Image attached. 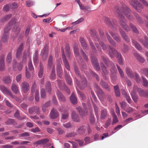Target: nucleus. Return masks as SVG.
<instances>
[{"mask_svg": "<svg viewBox=\"0 0 148 148\" xmlns=\"http://www.w3.org/2000/svg\"><path fill=\"white\" fill-rule=\"evenodd\" d=\"M15 23V20L14 19H12L8 24L5 28L4 33L6 34H8L9 31L11 29L13 25Z\"/></svg>", "mask_w": 148, "mask_h": 148, "instance_id": "8", "label": "nucleus"}, {"mask_svg": "<svg viewBox=\"0 0 148 148\" xmlns=\"http://www.w3.org/2000/svg\"><path fill=\"white\" fill-rule=\"evenodd\" d=\"M44 66L40 62V69L38 74V77L41 78L42 77L43 74Z\"/></svg>", "mask_w": 148, "mask_h": 148, "instance_id": "25", "label": "nucleus"}, {"mask_svg": "<svg viewBox=\"0 0 148 148\" xmlns=\"http://www.w3.org/2000/svg\"><path fill=\"white\" fill-rule=\"evenodd\" d=\"M57 95L59 99L61 101H65V99L63 95L59 91L57 92Z\"/></svg>", "mask_w": 148, "mask_h": 148, "instance_id": "40", "label": "nucleus"}, {"mask_svg": "<svg viewBox=\"0 0 148 148\" xmlns=\"http://www.w3.org/2000/svg\"><path fill=\"white\" fill-rule=\"evenodd\" d=\"M109 33L113 38L117 42L119 43L121 42V38L119 36L117 33H113L111 32H110Z\"/></svg>", "mask_w": 148, "mask_h": 148, "instance_id": "18", "label": "nucleus"}, {"mask_svg": "<svg viewBox=\"0 0 148 148\" xmlns=\"http://www.w3.org/2000/svg\"><path fill=\"white\" fill-rule=\"evenodd\" d=\"M11 89L15 94H17L19 91L17 86L16 84L14 83L12 84Z\"/></svg>", "mask_w": 148, "mask_h": 148, "instance_id": "37", "label": "nucleus"}, {"mask_svg": "<svg viewBox=\"0 0 148 148\" xmlns=\"http://www.w3.org/2000/svg\"><path fill=\"white\" fill-rule=\"evenodd\" d=\"M6 60L8 63H10L12 60V54L10 52L9 53L7 57Z\"/></svg>", "mask_w": 148, "mask_h": 148, "instance_id": "55", "label": "nucleus"}, {"mask_svg": "<svg viewBox=\"0 0 148 148\" xmlns=\"http://www.w3.org/2000/svg\"><path fill=\"white\" fill-rule=\"evenodd\" d=\"M79 41L82 46L83 47L84 49L87 50L88 49L89 47L88 46L87 44L86 43L85 40L83 38H80L79 39Z\"/></svg>", "mask_w": 148, "mask_h": 148, "instance_id": "20", "label": "nucleus"}, {"mask_svg": "<svg viewBox=\"0 0 148 148\" xmlns=\"http://www.w3.org/2000/svg\"><path fill=\"white\" fill-rule=\"evenodd\" d=\"M4 55H2L0 57V71H3L5 70Z\"/></svg>", "mask_w": 148, "mask_h": 148, "instance_id": "13", "label": "nucleus"}, {"mask_svg": "<svg viewBox=\"0 0 148 148\" xmlns=\"http://www.w3.org/2000/svg\"><path fill=\"white\" fill-rule=\"evenodd\" d=\"M143 85L145 87H148V81L144 77L142 76Z\"/></svg>", "mask_w": 148, "mask_h": 148, "instance_id": "54", "label": "nucleus"}, {"mask_svg": "<svg viewBox=\"0 0 148 148\" xmlns=\"http://www.w3.org/2000/svg\"><path fill=\"white\" fill-rule=\"evenodd\" d=\"M70 100L71 103L74 105L76 104L77 102V98L73 93L71 95L70 97Z\"/></svg>", "mask_w": 148, "mask_h": 148, "instance_id": "28", "label": "nucleus"}, {"mask_svg": "<svg viewBox=\"0 0 148 148\" xmlns=\"http://www.w3.org/2000/svg\"><path fill=\"white\" fill-rule=\"evenodd\" d=\"M62 59L65 68L68 71H70V67L66 57H64V58Z\"/></svg>", "mask_w": 148, "mask_h": 148, "instance_id": "35", "label": "nucleus"}, {"mask_svg": "<svg viewBox=\"0 0 148 148\" xmlns=\"http://www.w3.org/2000/svg\"><path fill=\"white\" fill-rule=\"evenodd\" d=\"M0 90L4 94L10 96L11 97L16 100H17V98L15 95H12L11 92L6 88L3 85L0 86Z\"/></svg>", "mask_w": 148, "mask_h": 148, "instance_id": "5", "label": "nucleus"}, {"mask_svg": "<svg viewBox=\"0 0 148 148\" xmlns=\"http://www.w3.org/2000/svg\"><path fill=\"white\" fill-rule=\"evenodd\" d=\"M119 30L121 36L124 40L127 42H130V39L127 36L124 31L121 28H120Z\"/></svg>", "mask_w": 148, "mask_h": 148, "instance_id": "14", "label": "nucleus"}, {"mask_svg": "<svg viewBox=\"0 0 148 148\" xmlns=\"http://www.w3.org/2000/svg\"><path fill=\"white\" fill-rule=\"evenodd\" d=\"M22 90L25 93L27 92L29 89V84L25 82H23L22 83L21 85Z\"/></svg>", "mask_w": 148, "mask_h": 148, "instance_id": "15", "label": "nucleus"}, {"mask_svg": "<svg viewBox=\"0 0 148 148\" xmlns=\"http://www.w3.org/2000/svg\"><path fill=\"white\" fill-rule=\"evenodd\" d=\"M41 97L42 98H45L46 96L45 91L44 89H42L40 92Z\"/></svg>", "mask_w": 148, "mask_h": 148, "instance_id": "63", "label": "nucleus"}, {"mask_svg": "<svg viewBox=\"0 0 148 148\" xmlns=\"http://www.w3.org/2000/svg\"><path fill=\"white\" fill-rule=\"evenodd\" d=\"M36 87V84L35 83H34L32 87V92L33 93L35 92V100L37 102H38L39 101V93L37 90H35Z\"/></svg>", "mask_w": 148, "mask_h": 148, "instance_id": "10", "label": "nucleus"}, {"mask_svg": "<svg viewBox=\"0 0 148 148\" xmlns=\"http://www.w3.org/2000/svg\"><path fill=\"white\" fill-rule=\"evenodd\" d=\"M101 58L107 66L111 68L110 71L112 73L114 74L116 72L117 70L114 66V65L109 60L108 58L103 56H101Z\"/></svg>", "mask_w": 148, "mask_h": 148, "instance_id": "3", "label": "nucleus"}, {"mask_svg": "<svg viewBox=\"0 0 148 148\" xmlns=\"http://www.w3.org/2000/svg\"><path fill=\"white\" fill-rule=\"evenodd\" d=\"M115 94L116 96L119 97L120 95V92L118 86L116 85L114 87Z\"/></svg>", "mask_w": 148, "mask_h": 148, "instance_id": "45", "label": "nucleus"}, {"mask_svg": "<svg viewBox=\"0 0 148 148\" xmlns=\"http://www.w3.org/2000/svg\"><path fill=\"white\" fill-rule=\"evenodd\" d=\"M89 43L90 46L93 52L95 53L97 51L92 41L91 40H89Z\"/></svg>", "mask_w": 148, "mask_h": 148, "instance_id": "49", "label": "nucleus"}, {"mask_svg": "<svg viewBox=\"0 0 148 148\" xmlns=\"http://www.w3.org/2000/svg\"><path fill=\"white\" fill-rule=\"evenodd\" d=\"M106 35L107 36V38L109 41V42L110 44L114 47H116V42L113 40L111 37L109 35L108 32H106Z\"/></svg>", "mask_w": 148, "mask_h": 148, "instance_id": "21", "label": "nucleus"}, {"mask_svg": "<svg viewBox=\"0 0 148 148\" xmlns=\"http://www.w3.org/2000/svg\"><path fill=\"white\" fill-rule=\"evenodd\" d=\"M65 75L66 82L70 85L72 83V80L66 71H64Z\"/></svg>", "mask_w": 148, "mask_h": 148, "instance_id": "32", "label": "nucleus"}, {"mask_svg": "<svg viewBox=\"0 0 148 148\" xmlns=\"http://www.w3.org/2000/svg\"><path fill=\"white\" fill-rule=\"evenodd\" d=\"M65 50L67 56L70 57L71 54L70 51V48L68 45L67 44L66 45Z\"/></svg>", "mask_w": 148, "mask_h": 148, "instance_id": "44", "label": "nucleus"}, {"mask_svg": "<svg viewBox=\"0 0 148 148\" xmlns=\"http://www.w3.org/2000/svg\"><path fill=\"white\" fill-rule=\"evenodd\" d=\"M3 80L4 82L7 84H8L11 81L10 77L8 76L4 77L3 79Z\"/></svg>", "mask_w": 148, "mask_h": 148, "instance_id": "61", "label": "nucleus"}, {"mask_svg": "<svg viewBox=\"0 0 148 148\" xmlns=\"http://www.w3.org/2000/svg\"><path fill=\"white\" fill-rule=\"evenodd\" d=\"M113 117V120L112 121V124L116 123L117 122L118 120L116 115L115 114L114 112H113L112 114Z\"/></svg>", "mask_w": 148, "mask_h": 148, "instance_id": "60", "label": "nucleus"}, {"mask_svg": "<svg viewBox=\"0 0 148 148\" xmlns=\"http://www.w3.org/2000/svg\"><path fill=\"white\" fill-rule=\"evenodd\" d=\"M8 34H6L4 33L3 35L2 36V40L4 42H6L8 39Z\"/></svg>", "mask_w": 148, "mask_h": 148, "instance_id": "56", "label": "nucleus"}, {"mask_svg": "<svg viewBox=\"0 0 148 148\" xmlns=\"http://www.w3.org/2000/svg\"><path fill=\"white\" fill-rule=\"evenodd\" d=\"M104 21L110 27L113 26L112 23L110 21L109 19L107 17H105L104 18Z\"/></svg>", "mask_w": 148, "mask_h": 148, "instance_id": "53", "label": "nucleus"}, {"mask_svg": "<svg viewBox=\"0 0 148 148\" xmlns=\"http://www.w3.org/2000/svg\"><path fill=\"white\" fill-rule=\"evenodd\" d=\"M126 72L128 76L132 78L134 77V73L128 67H126Z\"/></svg>", "mask_w": 148, "mask_h": 148, "instance_id": "33", "label": "nucleus"}, {"mask_svg": "<svg viewBox=\"0 0 148 148\" xmlns=\"http://www.w3.org/2000/svg\"><path fill=\"white\" fill-rule=\"evenodd\" d=\"M58 82V85L59 88L62 90H66L68 94H70V92L69 89L65 85L62 80H57Z\"/></svg>", "mask_w": 148, "mask_h": 148, "instance_id": "7", "label": "nucleus"}, {"mask_svg": "<svg viewBox=\"0 0 148 148\" xmlns=\"http://www.w3.org/2000/svg\"><path fill=\"white\" fill-rule=\"evenodd\" d=\"M28 66L29 70L32 71L34 70V68L32 65L31 59L29 60V61L28 62Z\"/></svg>", "mask_w": 148, "mask_h": 148, "instance_id": "62", "label": "nucleus"}, {"mask_svg": "<svg viewBox=\"0 0 148 148\" xmlns=\"http://www.w3.org/2000/svg\"><path fill=\"white\" fill-rule=\"evenodd\" d=\"M55 66H53V68L52 69L50 79H54L55 78Z\"/></svg>", "mask_w": 148, "mask_h": 148, "instance_id": "51", "label": "nucleus"}, {"mask_svg": "<svg viewBox=\"0 0 148 148\" xmlns=\"http://www.w3.org/2000/svg\"><path fill=\"white\" fill-rule=\"evenodd\" d=\"M115 9L120 18L119 24L126 31H130V29L127 24L126 20L124 16L123 15L122 13L124 14L128 19L132 20L133 19L132 16L129 14L130 12V10L126 5L123 6L120 9L119 8V6H116L115 7Z\"/></svg>", "mask_w": 148, "mask_h": 148, "instance_id": "1", "label": "nucleus"}, {"mask_svg": "<svg viewBox=\"0 0 148 148\" xmlns=\"http://www.w3.org/2000/svg\"><path fill=\"white\" fill-rule=\"evenodd\" d=\"M15 23V20L14 19H12L8 24L5 28L4 33L6 34H8L9 31L11 29L13 25Z\"/></svg>", "mask_w": 148, "mask_h": 148, "instance_id": "9", "label": "nucleus"}, {"mask_svg": "<svg viewBox=\"0 0 148 148\" xmlns=\"http://www.w3.org/2000/svg\"><path fill=\"white\" fill-rule=\"evenodd\" d=\"M117 67L121 76L122 78L124 77V75L123 70L117 65Z\"/></svg>", "mask_w": 148, "mask_h": 148, "instance_id": "59", "label": "nucleus"}, {"mask_svg": "<svg viewBox=\"0 0 148 148\" xmlns=\"http://www.w3.org/2000/svg\"><path fill=\"white\" fill-rule=\"evenodd\" d=\"M29 52L28 51H24L23 57V59L22 62H25L27 54H28V56H29Z\"/></svg>", "mask_w": 148, "mask_h": 148, "instance_id": "46", "label": "nucleus"}, {"mask_svg": "<svg viewBox=\"0 0 148 148\" xmlns=\"http://www.w3.org/2000/svg\"><path fill=\"white\" fill-rule=\"evenodd\" d=\"M100 65L104 74L106 75H108V71L107 70L104 64L102 63L101 62L100 63Z\"/></svg>", "mask_w": 148, "mask_h": 148, "instance_id": "41", "label": "nucleus"}, {"mask_svg": "<svg viewBox=\"0 0 148 148\" xmlns=\"http://www.w3.org/2000/svg\"><path fill=\"white\" fill-rule=\"evenodd\" d=\"M59 115V114L57 110L54 108H53L50 113L51 118V119H54L58 117Z\"/></svg>", "mask_w": 148, "mask_h": 148, "instance_id": "16", "label": "nucleus"}, {"mask_svg": "<svg viewBox=\"0 0 148 148\" xmlns=\"http://www.w3.org/2000/svg\"><path fill=\"white\" fill-rule=\"evenodd\" d=\"M132 42L137 49L138 50L142 49V48L141 45L135 40L132 39Z\"/></svg>", "mask_w": 148, "mask_h": 148, "instance_id": "30", "label": "nucleus"}, {"mask_svg": "<svg viewBox=\"0 0 148 148\" xmlns=\"http://www.w3.org/2000/svg\"><path fill=\"white\" fill-rule=\"evenodd\" d=\"M120 104L121 108L122 110H124L126 109V108L127 106V104L125 101H123L120 102Z\"/></svg>", "mask_w": 148, "mask_h": 148, "instance_id": "57", "label": "nucleus"}, {"mask_svg": "<svg viewBox=\"0 0 148 148\" xmlns=\"http://www.w3.org/2000/svg\"><path fill=\"white\" fill-rule=\"evenodd\" d=\"M74 69L76 74L78 75L79 77L81 78V84H80L77 78H75L76 84L79 88L81 89H83L87 85L86 79L83 76H79V72L78 71V68L77 67L75 66Z\"/></svg>", "mask_w": 148, "mask_h": 148, "instance_id": "2", "label": "nucleus"}, {"mask_svg": "<svg viewBox=\"0 0 148 148\" xmlns=\"http://www.w3.org/2000/svg\"><path fill=\"white\" fill-rule=\"evenodd\" d=\"M96 88L97 89L96 92L99 98H100V96H102L104 95V93L98 86H97Z\"/></svg>", "mask_w": 148, "mask_h": 148, "instance_id": "36", "label": "nucleus"}, {"mask_svg": "<svg viewBox=\"0 0 148 148\" xmlns=\"http://www.w3.org/2000/svg\"><path fill=\"white\" fill-rule=\"evenodd\" d=\"M50 105V102L49 101H48L45 104L42 106V110L43 112H45L47 110V108Z\"/></svg>", "mask_w": 148, "mask_h": 148, "instance_id": "39", "label": "nucleus"}, {"mask_svg": "<svg viewBox=\"0 0 148 148\" xmlns=\"http://www.w3.org/2000/svg\"><path fill=\"white\" fill-rule=\"evenodd\" d=\"M133 7L139 12H140L142 11V10L143 8V6L140 3H138Z\"/></svg>", "mask_w": 148, "mask_h": 148, "instance_id": "26", "label": "nucleus"}, {"mask_svg": "<svg viewBox=\"0 0 148 148\" xmlns=\"http://www.w3.org/2000/svg\"><path fill=\"white\" fill-rule=\"evenodd\" d=\"M134 77L133 78H134L137 83H140L141 82V79L138 74L136 73H134Z\"/></svg>", "mask_w": 148, "mask_h": 148, "instance_id": "48", "label": "nucleus"}, {"mask_svg": "<svg viewBox=\"0 0 148 148\" xmlns=\"http://www.w3.org/2000/svg\"><path fill=\"white\" fill-rule=\"evenodd\" d=\"M129 25L132 28V30L136 34L138 33L139 32L138 29H136V27L132 23H130L129 24Z\"/></svg>", "mask_w": 148, "mask_h": 148, "instance_id": "58", "label": "nucleus"}, {"mask_svg": "<svg viewBox=\"0 0 148 148\" xmlns=\"http://www.w3.org/2000/svg\"><path fill=\"white\" fill-rule=\"evenodd\" d=\"M53 56L50 55L49 57V60L48 63V67L49 68H50L51 67L53 68V66H54L53 63Z\"/></svg>", "mask_w": 148, "mask_h": 148, "instance_id": "29", "label": "nucleus"}, {"mask_svg": "<svg viewBox=\"0 0 148 148\" xmlns=\"http://www.w3.org/2000/svg\"><path fill=\"white\" fill-rule=\"evenodd\" d=\"M132 98L135 103H136L138 100V96L136 95V92L133 89L131 93Z\"/></svg>", "mask_w": 148, "mask_h": 148, "instance_id": "22", "label": "nucleus"}, {"mask_svg": "<svg viewBox=\"0 0 148 148\" xmlns=\"http://www.w3.org/2000/svg\"><path fill=\"white\" fill-rule=\"evenodd\" d=\"M45 88L47 92L50 94L51 92V84L49 82H48L46 83L45 86Z\"/></svg>", "mask_w": 148, "mask_h": 148, "instance_id": "42", "label": "nucleus"}, {"mask_svg": "<svg viewBox=\"0 0 148 148\" xmlns=\"http://www.w3.org/2000/svg\"><path fill=\"white\" fill-rule=\"evenodd\" d=\"M134 56L136 57V59L140 62L141 63H144L145 61V59L141 56L140 55L137 53H134Z\"/></svg>", "mask_w": 148, "mask_h": 148, "instance_id": "23", "label": "nucleus"}, {"mask_svg": "<svg viewBox=\"0 0 148 148\" xmlns=\"http://www.w3.org/2000/svg\"><path fill=\"white\" fill-rule=\"evenodd\" d=\"M108 53L111 58H113L115 55L117 58L121 57V56L120 54L115 49L110 45L108 46Z\"/></svg>", "mask_w": 148, "mask_h": 148, "instance_id": "4", "label": "nucleus"}, {"mask_svg": "<svg viewBox=\"0 0 148 148\" xmlns=\"http://www.w3.org/2000/svg\"><path fill=\"white\" fill-rule=\"evenodd\" d=\"M141 72L148 77V68H143L141 69Z\"/></svg>", "mask_w": 148, "mask_h": 148, "instance_id": "52", "label": "nucleus"}, {"mask_svg": "<svg viewBox=\"0 0 148 148\" xmlns=\"http://www.w3.org/2000/svg\"><path fill=\"white\" fill-rule=\"evenodd\" d=\"M135 110V109L130 107H128L126 108L125 111L127 113L130 114L133 112Z\"/></svg>", "mask_w": 148, "mask_h": 148, "instance_id": "50", "label": "nucleus"}, {"mask_svg": "<svg viewBox=\"0 0 148 148\" xmlns=\"http://www.w3.org/2000/svg\"><path fill=\"white\" fill-rule=\"evenodd\" d=\"M144 39L145 40V42H143V40L141 39L139 40V41L142 42L143 45L146 47H148V39L147 37V36H145L144 37Z\"/></svg>", "mask_w": 148, "mask_h": 148, "instance_id": "43", "label": "nucleus"}, {"mask_svg": "<svg viewBox=\"0 0 148 148\" xmlns=\"http://www.w3.org/2000/svg\"><path fill=\"white\" fill-rule=\"evenodd\" d=\"M133 89L136 92H137L139 96L140 97H145L146 93V91H145L143 89L138 87L136 85H134L133 87Z\"/></svg>", "mask_w": 148, "mask_h": 148, "instance_id": "6", "label": "nucleus"}, {"mask_svg": "<svg viewBox=\"0 0 148 148\" xmlns=\"http://www.w3.org/2000/svg\"><path fill=\"white\" fill-rule=\"evenodd\" d=\"M85 129H84V126H82L79 127L77 130V132L78 133L80 134H82L85 133Z\"/></svg>", "mask_w": 148, "mask_h": 148, "instance_id": "47", "label": "nucleus"}, {"mask_svg": "<svg viewBox=\"0 0 148 148\" xmlns=\"http://www.w3.org/2000/svg\"><path fill=\"white\" fill-rule=\"evenodd\" d=\"M15 122L14 120L13 119H10L5 122V123L6 125H9L10 124H14Z\"/></svg>", "mask_w": 148, "mask_h": 148, "instance_id": "64", "label": "nucleus"}, {"mask_svg": "<svg viewBox=\"0 0 148 148\" xmlns=\"http://www.w3.org/2000/svg\"><path fill=\"white\" fill-rule=\"evenodd\" d=\"M48 47L46 45L43 48L41 53L42 59L44 60H46L48 55Z\"/></svg>", "mask_w": 148, "mask_h": 148, "instance_id": "11", "label": "nucleus"}, {"mask_svg": "<svg viewBox=\"0 0 148 148\" xmlns=\"http://www.w3.org/2000/svg\"><path fill=\"white\" fill-rule=\"evenodd\" d=\"M56 70L58 76L61 77L62 74L63 70L61 67L60 62L57 64Z\"/></svg>", "mask_w": 148, "mask_h": 148, "instance_id": "17", "label": "nucleus"}, {"mask_svg": "<svg viewBox=\"0 0 148 148\" xmlns=\"http://www.w3.org/2000/svg\"><path fill=\"white\" fill-rule=\"evenodd\" d=\"M29 112L30 114H32L35 112L39 114L40 113L39 108L36 106H33L29 109Z\"/></svg>", "mask_w": 148, "mask_h": 148, "instance_id": "12", "label": "nucleus"}, {"mask_svg": "<svg viewBox=\"0 0 148 148\" xmlns=\"http://www.w3.org/2000/svg\"><path fill=\"white\" fill-rule=\"evenodd\" d=\"M73 50L76 56H78L79 54V49L77 47V45L76 43H74Z\"/></svg>", "mask_w": 148, "mask_h": 148, "instance_id": "38", "label": "nucleus"}, {"mask_svg": "<svg viewBox=\"0 0 148 148\" xmlns=\"http://www.w3.org/2000/svg\"><path fill=\"white\" fill-rule=\"evenodd\" d=\"M23 43L21 44L18 48L16 54V57L17 58H20L21 54V52L24 48Z\"/></svg>", "mask_w": 148, "mask_h": 148, "instance_id": "19", "label": "nucleus"}, {"mask_svg": "<svg viewBox=\"0 0 148 148\" xmlns=\"http://www.w3.org/2000/svg\"><path fill=\"white\" fill-rule=\"evenodd\" d=\"M71 116L72 120L75 122H79L80 120L78 115L76 114L75 112H73L72 113Z\"/></svg>", "mask_w": 148, "mask_h": 148, "instance_id": "24", "label": "nucleus"}, {"mask_svg": "<svg viewBox=\"0 0 148 148\" xmlns=\"http://www.w3.org/2000/svg\"><path fill=\"white\" fill-rule=\"evenodd\" d=\"M108 115V112L106 109L101 110L100 118L102 119H104L106 118Z\"/></svg>", "mask_w": 148, "mask_h": 148, "instance_id": "27", "label": "nucleus"}, {"mask_svg": "<svg viewBox=\"0 0 148 148\" xmlns=\"http://www.w3.org/2000/svg\"><path fill=\"white\" fill-rule=\"evenodd\" d=\"M100 84L103 88L107 89L108 91L110 90V88H109L108 84L102 80H101V81Z\"/></svg>", "mask_w": 148, "mask_h": 148, "instance_id": "34", "label": "nucleus"}, {"mask_svg": "<svg viewBox=\"0 0 148 148\" xmlns=\"http://www.w3.org/2000/svg\"><path fill=\"white\" fill-rule=\"evenodd\" d=\"M38 51H36L34 53L33 57V61L34 64H37L38 63Z\"/></svg>", "mask_w": 148, "mask_h": 148, "instance_id": "31", "label": "nucleus"}]
</instances>
